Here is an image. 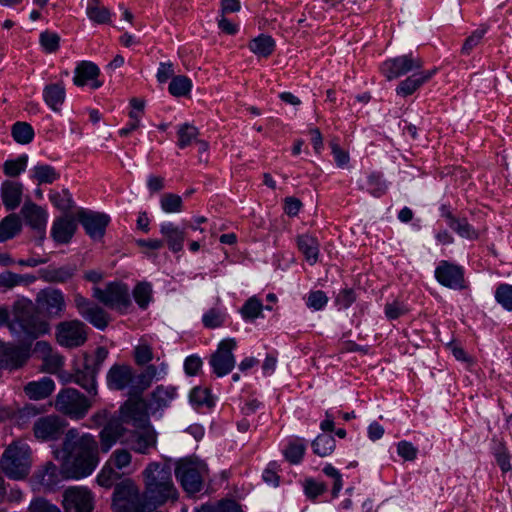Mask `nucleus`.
I'll return each mask as SVG.
<instances>
[{"label": "nucleus", "mask_w": 512, "mask_h": 512, "mask_svg": "<svg viewBox=\"0 0 512 512\" xmlns=\"http://www.w3.org/2000/svg\"><path fill=\"white\" fill-rule=\"evenodd\" d=\"M134 470L131 452L125 448H118L111 453L97 475L96 481L101 487L110 488L123 475L130 474Z\"/></svg>", "instance_id": "obj_5"}, {"label": "nucleus", "mask_w": 512, "mask_h": 512, "mask_svg": "<svg viewBox=\"0 0 512 512\" xmlns=\"http://www.w3.org/2000/svg\"><path fill=\"white\" fill-rule=\"evenodd\" d=\"M304 488L306 495L311 499H315L326 490L324 483L317 482L313 479H307L305 481Z\"/></svg>", "instance_id": "obj_64"}, {"label": "nucleus", "mask_w": 512, "mask_h": 512, "mask_svg": "<svg viewBox=\"0 0 512 512\" xmlns=\"http://www.w3.org/2000/svg\"><path fill=\"white\" fill-rule=\"evenodd\" d=\"M236 347L237 341L234 338L223 339L210 356L209 364L218 377H223L233 370L235 366L233 350Z\"/></svg>", "instance_id": "obj_12"}, {"label": "nucleus", "mask_w": 512, "mask_h": 512, "mask_svg": "<svg viewBox=\"0 0 512 512\" xmlns=\"http://www.w3.org/2000/svg\"><path fill=\"white\" fill-rule=\"evenodd\" d=\"M98 372L97 367H93L88 360H85L83 368L75 372L73 376L74 382L85 389L90 395L95 396L97 394L96 376Z\"/></svg>", "instance_id": "obj_26"}, {"label": "nucleus", "mask_w": 512, "mask_h": 512, "mask_svg": "<svg viewBox=\"0 0 512 512\" xmlns=\"http://www.w3.org/2000/svg\"><path fill=\"white\" fill-rule=\"evenodd\" d=\"M49 199L57 209L63 212H67L74 207V201L68 189H62L60 192L51 191Z\"/></svg>", "instance_id": "obj_45"}, {"label": "nucleus", "mask_w": 512, "mask_h": 512, "mask_svg": "<svg viewBox=\"0 0 512 512\" xmlns=\"http://www.w3.org/2000/svg\"><path fill=\"white\" fill-rule=\"evenodd\" d=\"M63 507L66 512H92L93 495L85 487H70L63 494Z\"/></svg>", "instance_id": "obj_15"}, {"label": "nucleus", "mask_w": 512, "mask_h": 512, "mask_svg": "<svg viewBox=\"0 0 512 512\" xmlns=\"http://www.w3.org/2000/svg\"><path fill=\"white\" fill-rule=\"evenodd\" d=\"M65 430V421L57 415L39 417L33 424V434L40 441L58 440Z\"/></svg>", "instance_id": "obj_16"}, {"label": "nucleus", "mask_w": 512, "mask_h": 512, "mask_svg": "<svg viewBox=\"0 0 512 512\" xmlns=\"http://www.w3.org/2000/svg\"><path fill=\"white\" fill-rule=\"evenodd\" d=\"M61 459L60 474L64 479L89 476L99 463V446L91 434H80L77 429L65 433L61 450L55 451Z\"/></svg>", "instance_id": "obj_1"}, {"label": "nucleus", "mask_w": 512, "mask_h": 512, "mask_svg": "<svg viewBox=\"0 0 512 512\" xmlns=\"http://www.w3.org/2000/svg\"><path fill=\"white\" fill-rule=\"evenodd\" d=\"M87 330L80 320L62 321L56 326V340L66 348L80 347L87 341Z\"/></svg>", "instance_id": "obj_10"}, {"label": "nucleus", "mask_w": 512, "mask_h": 512, "mask_svg": "<svg viewBox=\"0 0 512 512\" xmlns=\"http://www.w3.org/2000/svg\"><path fill=\"white\" fill-rule=\"evenodd\" d=\"M77 219L84 227L86 233L94 239L103 237L105 228L110 220L106 214L86 211L84 209L77 211Z\"/></svg>", "instance_id": "obj_18"}, {"label": "nucleus", "mask_w": 512, "mask_h": 512, "mask_svg": "<svg viewBox=\"0 0 512 512\" xmlns=\"http://www.w3.org/2000/svg\"><path fill=\"white\" fill-rule=\"evenodd\" d=\"M123 427L118 423H109L100 432L101 450L106 453L122 437Z\"/></svg>", "instance_id": "obj_35"}, {"label": "nucleus", "mask_w": 512, "mask_h": 512, "mask_svg": "<svg viewBox=\"0 0 512 512\" xmlns=\"http://www.w3.org/2000/svg\"><path fill=\"white\" fill-rule=\"evenodd\" d=\"M25 360L24 354L18 348L4 345L0 347V368L17 369Z\"/></svg>", "instance_id": "obj_33"}, {"label": "nucleus", "mask_w": 512, "mask_h": 512, "mask_svg": "<svg viewBox=\"0 0 512 512\" xmlns=\"http://www.w3.org/2000/svg\"><path fill=\"white\" fill-rule=\"evenodd\" d=\"M275 40L266 34H260L259 36L250 40L248 48L250 51L259 58L269 57L275 50Z\"/></svg>", "instance_id": "obj_34"}, {"label": "nucleus", "mask_w": 512, "mask_h": 512, "mask_svg": "<svg viewBox=\"0 0 512 512\" xmlns=\"http://www.w3.org/2000/svg\"><path fill=\"white\" fill-rule=\"evenodd\" d=\"M134 360L139 366L148 364L154 358L152 346L144 339H141L139 344L134 348Z\"/></svg>", "instance_id": "obj_50"}, {"label": "nucleus", "mask_w": 512, "mask_h": 512, "mask_svg": "<svg viewBox=\"0 0 512 512\" xmlns=\"http://www.w3.org/2000/svg\"><path fill=\"white\" fill-rule=\"evenodd\" d=\"M297 244L305 259L310 264L316 263L319 254V243L317 239L308 234H304L298 237Z\"/></svg>", "instance_id": "obj_37"}, {"label": "nucleus", "mask_w": 512, "mask_h": 512, "mask_svg": "<svg viewBox=\"0 0 512 512\" xmlns=\"http://www.w3.org/2000/svg\"><path fill=\"white\" fill-rule=\"evenodd\" d=\"M54 389V381L49 377H43L38 381L27 383L24 392L30 399L41 400L50 396Z\"/></svg>", "instance_id": "obj_31"}, {"label": "nucleus", "mask_w": 512, "mask_h": 512, "mask_svg": "<svg viewBox=\"0 0 512 512\" xmlns=\"http://www.w3.org/2000/svg\"><path fill=\"white\" fill-rule=\"evenodd\" d=\"M447 219L449 227L457 232L461 237L468 239H476L478 237V233L472 228L466 219H457L450 213L447 214Z\"/></svg>", "instance_id": "obj_44"}, {"label": "nucleus", "mask_w": 512, "mask_h": 512, "mask_svg": "<svg viewBox=\"0 0 512 512\" xmlns=\"http://www.w3.org/2000/svg\"><path fill=\"white\" fill-rule=\"evenodd\" d=\"M135 302L141 309H146L152 300V287L148 282H140L133 289Z\"/></svg>", "instance_id": "obj_47"}, {"label": "nucleus", "mask_w": 512, "mask_h": 512, "mask_svg": "<svg viewBox=\"0 0 512 512\" xmlns=\"http://www.w3.org/2000/svg\"><path fill=\"white\" fill-rule=\"evenodd\" d=\"M140 494L138 488L130 481L126 480L116 485L113 493L114 504L124 509L125 512H130L134 509L135 512H145L144 507H137Z\"/></svg>", "instance_id": "obj_17"}, {"label": "nucleus", "mask_w": 512, "mask_h": 512, "mask_svg": "<svg viewBox=\"0 0 512 512\" xmlns=\"http://www.w3.org/2000/svg\"><path fill=\"white\" fill-rule=\"evenodd\" d=\"M32 172V178H34L39 184H51L60 177V174L55 170V168L47 164L35 166Z\"/></svg>", "instance_id": "obj_43"}, {"label": "nucleus", "mask_w": 512, "mask_h": 512, "mask_svg": "<svg viewBox=\"0 0 512 512\" xmlns=\"http://www.w3.org/2000/svg\"><path fill=\"white\" fill-rule=\"evenodd\" d=\"M86 14L91 21L97 24H107L111 19L110 10L101 5L99 0H88Z\"/></svg>", "instance_id": "obj_39"}, {"label": "nucleus", "mask_w": 512, "mask_h": 512, "mask_svg": "<svg viewBox=\"0 0 512 512\" xmlns=\"http://www.w3.org/2000/svg\"><path fill=\"white\" fill-rule=\"evenodd\" d=\"M176 396V389L172 386H157L151 393L148 408L152 411H158L169 406Z\"/></svg>", "instance_id": "obj_28"}, {"label": "nucleus", "mask_w": 512, "mask_h": 512, "mask_svg": "<svg viewBox=\"0 0 512 512\" xmlns=\"http://www.w3.org/2000/svg\"><path fill=\"white\" fill-rule=\"evenodd\" d=\"M189 398L190 402L197 408L202 406L210 408L213 406V400L207 388H193L192 391L190 392Z\"/></svg>", "instance_id": "obj_54"}, {"label": "nucleus", "mask_w": 512, "mask_h": 512, "mask_svg": "<svg viewBox=\"0 0 512 512\" xmlns=\"http://www.w3.org/2000/svg\"><path fill=\"white\" fill-rule=\"evenodd\" d=\"M31 467V449L22 440L13 441L4 451L0 468L3 473L15 480L25 478Z\"/></svg>", "instance_id": "obj_4"}, {"label": "nucleus", "mask_w": 512, "mask_h": 512, "mask_svg": "<svg viewBox=\"0 0 512 512\" xmlns=\"http://www.w3.org/2000/svg\"><path fill=\"white\" fill-rule=\"evenodd\" d=\"M199 512H243L234 500H221L214 505H203Z\"/></svg>", "instance_id": "obj_56"}, {"label": "nucleus", "mask_w": 512, "mask_h": 512, "mask_svg": "<svg viewBox=\"0 0 512 512\" xmlns=\"http://www.w3.org/2000/svg\"><path fill=\"white\" fill-rule=\"evenodd\" d=\"M264 306L262 301L256 296H252L246 300L244 305L240 309V314L246 321H254L258 317L262 316Z\"/></svg>", "instance_id": "obj_42"}, {"label": "nucleus", "mask_w": 512, "mask_h": 512, "mask_svg": "<svg viewBox=\"0 0 512 512\" xmlns=\"http://www.w3.org/2000/svg\"><path fill=\"white\" fill-rule=\"evenodd\" d=\"M192 88L191 80L184 75L174 76L169 84V92L175 97L186 96Z\"/></svg>", "instance_id": "obj_48"}, {"label": "nucleus", "mask_w": 512, "mask_h": 512, "mask_svg": "<svg viewBox=\"0 0 512 512\" xmlns=\"http://www.w3.org/2000/svg\"><path fill=\"white\" fill-rule=\"evenodd\" d=\"M161 208L166 213H177L182 211V198L173 193H166L160 200Z\"/></svg>", "instance_id": "obj_55"}, {"label": "nucleus", "mask_w": 512, "mask_h": 512, "mask_svg": "<svg viewBox=\"0 0 512 512\" xmlns=\"http://www.w3.org/2000/svg\"><path fill=\"white\" fill-rule=\"evenodd\" d=\"M199 130L195 126L184 123L178 127L177 130V146L180 149H184L191 145L193 142H197Z\"/></svg>", "instance_id": "obj_40"}, {"label": "nucleus", "mask_w": 512, "mask_h": 512, "mask_svg": "<svg viewBox=\"0 0 512 512\" xmlns=\"http://www.w3.org/2000/svg\"><path fill=\"white\" fill-rule=\"evenodd\" d=\"M145 500L158 507L176 501L178 490L173 482L171 467L160 462H150L142 472Z\"/></svg>", "instance_id": "obj_2"}, {"label": "nucleus", "mask_w": 512, "mask_h": 512, "mask_svg": "<svg viewBox=\"0 0 512 512\" xmlns=\"http://www.w3.org/2000/svg\"><path fill=\"white\" fill-rule=\"evenodd\" d=\"M160 232L165 238V241L173 252H179L183 248L185 239V232L173 223H164L160 227Z\"/></svg>", "instance_id": "obj_32"}, {"label": "nucleus", "mask_w": 512, "mask_h": 512, "mask_svg": "<svg viewBox=\"0 0 512 512\" xmlns=\"http://www.w3.org/2000/svg\"><path fill=\"white\" fill-rule=\"evenodd\" d=\"M330 147L336 164L339 167H344L345 165H347L350 160L348 152L343 150L336 140H332L330 142Z\"/></svg>", "instance_id": "obj_63"}, {"label": "nucleus", "mask_w": 512, "mask_h": 512, "mask_svg": "<svg viewBox=\"0 0 512 512\" xmlns=\"http://www.w3.org/2000/svg\"><path fill=\"white\" fill-rule=\"evenodd\" d=\"M13 139L19 144H28L33 140L34 130L27 122H16L11 130Z\"/></svg>", "instance_id": "obj_46"}, {"label": "nucleus", "mask_w": 512, "mask_h": 512, "mask_svg": "<svg viewBox=\"0 0 512 512\" xmlns=\"http://www.w3.org/2000/svg\"><path fill=\"white\" fill-rule=\"evenodd\" d=\"M92 296L104 306L120 312H125L131 305L129 288L119 281L109 282L105 288L94 286Z\"/></svg>", "instance_id": "obj_6"}, {"label": "nucleus", "mask_w": 512, "mask_h": 512, "mask_svg": "<svg viewBox=\"0 0 512 512\" xmlns=\"http://www.w3.org/2000/svg\"><path fill=\"white\" fill-rule=\"evenodd\" d=\"M77 229V220L72 215L57 218L52 225L51 236L59 244L68 243Z\"/></svg>", "instance_id": "obj_22"}, {"label": "nucleus", "mask_w": 512, "mask_h": 512, "mask_svg": "<svg viewBox=\"0 0 512 512\" xmlns=\"http://www.w3.org/2000/svg\"><path fill=\"white\" fill-rule=\"evenodd\" d=\"M22 228L21 220L16 214L6 216L0 222V242H5L20 233Z\"/></svg>", "instance_id": "obj_38"}, {"label": "nucleus", "mask_w": 512, "mask_h": 512, "mask_svg": "<svg viewBox=\"0 0 512 512\" xmlns=\"http://www.w3.org/2000/svg\"><path fill=\"white\" fill-rule=\"evenodd\" d=\"M335 446V439L330 434H320L312 442L313 452L320 457L330 455L334 451Z\"/></svg>", "instance_id": "obj_41"}, {"label": "nucleus", "mask_w": 512, "mask_h": 512, "mask_svg": "<svg viewBox=\"0 0 512 512\" xmlns=\"http://www.w3.org/2000/svg\"><path fill=\"white\" fill-rule=\"evenodd\" d=\"M35 308L48 319L61 318L66 310L63 292L56 288L41 289L35 298Z\"/></svg>", "instance_id": "obj_9"}, {"label": "nucleus", "mask_w": 512, "mask_h": 512, "mask_svg": "<svg viewBox=\"0 0 512 512\" xmlns=\"http://www.w3.org/2000/svg\"><path fill=\"white\" fill-rule=\"evenodd\" d=\"M205 470L203 464L185 459L177 462L175 476L185 492L195 494L202 490Z\"/></svg>", "instance_id": "obj_8"}, {"label": "nucleus", "mask_w": 512, "mask_h": 512, "mask_svg": "<svg viewBox=\"0 0 512 512\" xmlns=\"http://www.w3.org/2000/svg\"><path fill=\"white\" fill-rule=\"evenodd\" d=\"M121 443L138 454L148 455L151 450L157 448V432L151 425H147L141 429L131 431L121 440Z\"/></svg>", "instance_id": "obj_14"}, {"label": "nucleus", "mask_w": 512, "mask_h": 512, "mask_svg": "<svg viewBox=\"0 0 512 512\" xmlns=\"http://www.w3.org/2000/svg\"><path fill=\"white\" fill-rule=\"evenodd\" d=\"M436 72L437 69L434 68L432 70L412 74L398 84L396 88L397 95L402 97L412 95L423 84L428 82L436 74Z\"/></svg>", "instance_id": "obj_24"}, {"label": "nucleus", "mask_w": 512, "mask_h": 512, "mask_svg": "<svg viewBox=\"0 0 512 512\" xmlns=\"http://www.w3.org/2000/svg\"><path fill=\"white\" fill-rule=\"evenodd\" d=\"M21 213L29 226L33 229L44 231L47 223V213L44 209L28 202L23 205Z\"/></svg>", "instance_id": "obj_30"}, {"label": "nucleus", "mask_w": 512, "mask_h": 512, "mask_svg": "<svg viewBox=\"0 0 512 512\" xmlns=\"http://www.w3.org/2000/svg\"><path fill=\"white\" fill-rule=\"evenodd\" d=\"M488 31V27L486 25H481L479 28L474 30L464 41L462 48H461V54L462 55H470L472 50L477 47L485 34Z\"/></svg>", "instance_id": "obj_49"}, {"label": "nucleus", "mask_w": 512, "mask_h": 512, "mask_svg": "<svg viewBox=\"0 0 512 512\" xmlns=\"http://www.w3.org/2000/svg\"><path fill=\"white\" fill-rule=\"evenodd\" d=\"M76 272L75 265L62 267L48 266L38 271L39 278L47 283H65L70 280Z\"/></svg>", "instance_id": "obj_27"}, {"label": "nucleus", "mask_w": 512, "mask_h": 512, "mask_svg": "<svg viewBox=\"0 0 512 512\" xmlns=\"http://www.w3.org/2000/svg\"><path fill=\"white\" fill-rule=\"evenodd\" d=\"M56 409L75 419H82L91 407V402L74 388L61 390L55 400Z\"/></svg>", "instance_id": "obj_7"}, {"label": "nucleus", "mask_w": 512, "mask_h": 512, "mask_svg": "<svg viewBox=\"0 0 512 512\" xmlns=\"http://www.w3.org/2000/svg\"><path fill=\"white\" fill-rule=\"evenodd\" d=\"M74 305L79 315L97 329L104 330L108 326L109 315L98 304L77 293L74 295Z\"/></svg>", "instance_id": "obj_13"}, {"label": "nucleus", "mask_w": 512, "mask_h": 512, "mask_svg": "<svg viewBox=\"0 0 512 512\" xmlns=\"http://www.w3.org/2000/svg\"><path fill=\"white\" fill-rule=\"evenodd\" d=\"M167 365L161 363L159 366L147 365L145 369L134 376L131 385V394L140 395L147 390L155 380L162 379L166 375Z\"/></svg>", "instance_id": "obj_19"}, {"label": "nucleus", "mask_w": 512, "mask_h": 512, "mask_svg": "<svg viewBox=\"0 0 512 512\" xmlns=\"http://www.w3.org/2000/svg\"><path fill=\"white\" fill-rule=\"evenodd\" d=\"M35 353L40 354L43 368L48 373H57L64 364V358L53 351L51 345L46 341H38L35 345Z\"/></svg>", "instance_id": "obj_23"}, {"label": "nucleus", "mask_w": 512, "mask_h": 512, "mask_svg": "<svg viewBox=\"0 0 512 512\" xmlns=\"http://www.w3.org/2000/svg\"><path fill=\"white\" fill-rule=\"evenodd\" d=\"M31 512H62L59 507L44 498L34 499L29 506Z\"/></svg>", "instance_id": "obj_61"}, {"label": "nucleus", "mask_w": 512, "mask_h": 512, "mask_svg": "<svg viewBox=\"0 0 512 512\" xmlns=\"http://www.w3.org/2000/svg\"><path fill=\"white\" fill-rule=\"evenodd\" d=\"M65 88L62 84L47 85L43 90L45 103L54 111H58L65 100Z\"/></svg>", "instance_id": "obj_36"}, {"label": "nucleus", "mask_w": 512, "mask_h": 512, "mask_svg": "<svg viewBox=\"0 0 512 512\" xmlns=\"http://www.w3.org/2000/svg\"><path fill=\"white\" fill-rule=\"evenodd\" d=\"M306 447L302 439H296L289 443L285 450L286 459L292 464H298L305 453Z\"/></svg>", "instance_id": "obj_52"}, {"label": "nucleus", "mask_w": 512, "mask_h": 512, "mask_svg": "<svg viewBox=\"0 0 512 512\" xmlns=\"http://www.w3.org/2000/svg\"><path fill=\"white\" fill-rule=\"evenodd\" d=\"M99 74L100 70L95 63L91 61H81L75 68L73 83L78 87H83L91 81V87L97 89L102 86V83L97 80Z\"/></svg>", "instance_id": "obj_21"}, {"label": "nucleus", "mask_w": 512, "mask_h": 512, "mask_svg": "<svg viewBox=\"0 0 512 512\" xmlns=\"http://www.w3.org/2000/svg\"><path fill=\"white\" fill-rule=\"evenodd\" d=\"M23 185L19 182L6 180L1 185V197L8 210L17 208L22 199Z\"/></svg>", "instance_id": "obj_29"}, {"label": "nucleus", "mask_w": 512, "mask_h": 512, "mask_svg": "<svg viewBox=\"0 0 512 512\" xmlns=\"http://www.w3.org/2000/svg\"><path fill=\"white\" fill-rule=\"evenodd\" d=\"M436 279L444 286L453 289L463 288V271L454 264L442 261L435 270Z\"/></svg>", "instance_id": "obj_20"}, {"label": "nucleus", "mask_w": 512, "mask_h": 512, "mask_svg": "<svg viewBox=\"0 0 512 512\" xmlns=\"http://www.w3.org/2000/svg\"><path fill=\"white\" fill-rule=\"evenodd\" d=\"M133 370L128 365H114L107 374V384L111 389L123 390L133 384Z\"/></svg>", "instance_id": "obj_25"}, {"label": "nucleus", "mask_w": 512, "mask_h": 512, "mask_svg": "<svg viewBox=\"0 0 512 512\" xmlns=\"http://www.w3.org/2000/svg\"><path fill=\"white\" fill-rule=\"evenodd\" d=\"M423 66L421 58L412 53L387 59L380 67L381 73L388 80L397 79L411 71L419 70Z\"/></svg>", "instance_id": "obj_11"}, {"label": "nucleus", "mask_w": 512, "mask_h": 512, "mask_svg": "<svg viewBox=\"0 0 512 512\" xmlns=\"http://www.w3.org/2000/svg\"><path fill=\"white\" fill-rule=\"evenodd\" d=\"M224 320L225 314L217 308L208 310L202 318L204 326L212 329L222 326Z\"/></svg>", "instance_id": "obj_58"}, {"label": "nucleus", "mask_w": 512, "mask_h": 512, "mask_svg": "<svg viewBox=\"0 0 512 512\" xmlns=\"http://www.w3.org/2000/svg\"><path fill=\"white\" fill-rule=\"evenodd\" d=\"M495 299L506 310L512 311V285H499L495 292Z\"/></svg>", "instance_id": "obj_57"}, {"label": "nucleus", "mask_w": 512, "mask_h": 512, "mask_svg": "<svg viewBox=\"0 0 512 512\" xmlns=\"http://www.w3.org/2000/svg\"><path fill=\"white\" fill-rule=\"evenodd\" d=\"M328 302V297L321 290L312 291L307 298V306L314 310L322 309Z\"/></svg>", "instance_id": "obj_60"}, {"label": "nucleus", "mask_w": 512, "mask_h": 512, "mask_svg": "<svg viewBox=\"0 0 512 512\" xmlns=\"http://www.w3.org/2000/svg\"><path fill=\"white\" fill-rule=\"evenodd\" d=\"M60 37L53 32L45 31L40 34V43L49 53L55 52L59 48Z\"/></svg>", "instance_id": "obj_59"}, {"label": "nucleus", "mask_w": 512, "mask_h": 512, "mask_svg": "<svg viewBox=\"0 0 512 512\" xmlns=\"http://www.w3.org/2000/svg\"><path fill=\"white\" fill-rule=\"evenodd\" d=\"M9 330L21 341H32L48 334L50 324L38 315L31 300L23 299L13 305Z\"/></svg>", "instance_id": "obj_3"}, {"label": "nucleus", "mask_w": 512, "mask_h": 512, "mask_svg": "<svg viewBox=\"0 0 512 512\" xmlns=\"http://www.w3.org/2000/svg\"><path fill=\"white\" fill-rule=\"evenodd\" d=\"M417 448L408 441H400L397 444V453L406 461H413L417 456Z\"/></svg>", "instance_id": "obj_62"}, {"label": "nucleus", "mask_w": 512, "mask_h": 512, "mask_svg": "<svg viewBox=\"0 0 512 512\" xmlns=\"http://www.w3.org/2000/svg\"><path fill=\"white\" fill-rule=\"evenodd\" d=\"M368 191L374 197H381L387 191V184L383 179V175L378 172H372L367 179Z\"/></svg>", "instance_id": "obj_51"}, {"label": "nucleus", "mask_w": 512, "mask_h": 512, "mask_svg": "<svg viewBox=\"0 0 512 512\" xmlns=\"http://www.w3.org/2000/svg\"><path fill=\"white\" fill-rule=\"evenodd\" d=\"M28 162L27 155H22L17 159L7 160L3 164V170L8 177H17L25 171Z\"/></svg>", "instance_id": "obj_53"}]
</instances>
